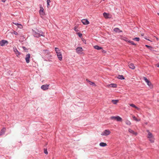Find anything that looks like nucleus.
<instances>
[{
  "instance_id": "obj_1",
  "label": "nucleus",
  "mask_w": 159,
  "mask_h": 159,
  "mask_svg": "<svg viewBox=\"0 0 159 159\" xmlns=\"http://www.w3.org/2000/svg\"><path fill=\"white\" fill-rule=\"evenodd\" d=\"M55 50L57 53V56L59 60L60 61H62V56L61 52L59 48H55Z\"/></svg>"
},
{
  "instance_id": "obj_2",
  "label": "nucleus",
  "mask_w": 159,
  "mask_h": 159,
  "mask_svg": "<svg viewBox=\"0 0 159 159\" xmlns=\"http://www.w3.org/2000/svg\"><path fill=\"white\" fill-rule=\"evenodd\" d=\"M148 133L147 138L149 139V141L152 143L154 142L155 139L154 136L152 133H151L149 130H147Z\"/></svg>"
},
{
  "instance_id": "obj_3",
  "label": "nucleus",
  "mask_w": 159,
  "mask_h": 159,
  "mask_svg": "<svg viewBox=\"0 0 159 159\" xmlns=\"http://www.w3.org/2000/svg\"><path fill=\"white\" fill-rule=\"evenodd\" d=\"M143 79L147 83V84L151 89H152L153 87V86L151 84V82L146 77H143Z\"/></svg>"
},
{
  "instance_id": "obj_4",
  "label": "nucleus",
  "mask_w": 159,
  "mask_h": 159,
  "mask_svg": "<svg viewBox=\"0 0 159 159\" xmlns=\"http://www.w3.org/2000/svg\"><path fill=\"white\" fill-rule=\"evenodd\" d=\"M33 34L34 36L36 37H39L41 36H44L43 32H40V33H38L35 31H33Z\"/></svg>"
},
{
  "instance_id": "obj_5",
  "label": "nucleus",
  "mask_w": 159,
  "mask_h": 159,
  "mask_svg": "<svg viewBox=\"0 0 159 159\" xmlns=\"http://www.w3.org/2000/svg\"><path fill=\"white\" fill-rule=\"evenodd\" d=\"M110 119L111 120H116L117 121H122V119L118 116H112L110 117Z\"/></svg>"
},
{
  "instance_id": "obj_6",
  "label": "nucleus",
  "mask_w": 159,
  "mask_h": 159,
  "mask_svg": "<svg viewBox=\"0 0 159 159\" xmlns=\"http://www.w3.org/2000/svg\"><path fill=\"white\" fill-rule=\"evenodd\" d=\"M111 132L108 129H107L105 130L103 132L101 135L102 136H107L108 135H109L110 133Z\"/></svg>"
},
{
  "instance_id": "obj_7",
  "label": "nucleus",
  "mask_w": 159,
  "mask_h": 159,
  "mask_svg": "<svg viewBox=\"0 0 159 159\" xmlns=\"http://www.w3.org/2000/svg\"><path fill=\"white\" fill-rule=\"evenodd\" d=\"M83 50L82 48L78 47L76 49V52L79 54H82Z\"/></svg>"
},
{
  "instance_id": "obj_8",
  "label": "nucleus",
  "mask_w": 159,
  "mask_h": 159,
  "mask_svg": "<svg viewBox=\"0 0 159 159\" xmlns=\"http://www.w3.org/2000/svg\"><path fill=\"white\" fill-rule=\"evenodd\" d=\"M30 54L29 53L27 54L25 57V60L27 63H28L30 61Z\"/></svg>"
},
{
  "instance_id": "obj_9",
  "label": "nucleus",
  "mask_w": 159,
  "mask_h": 159,
  "mask_svg": "<svg viewBox=\"0 0 159 159\" xmlns=\"http://www.w3.org/2000/svg\"><path fill=\"white\" fill-rule=\"evenodd\" d=\"M8 43V42L5 40H2L1 41V46H4L7 45Z\"/></svg>"
},
{
  "instance_id": "obj_10",
  "label": "nucleus",
  "mask_w": 159,
  "mask_h": 159,
  "mask_svg": "<svg viewBox=\"0 0 159 159\" xmlns=\"http://www.w3.org/2000/svg\"><path fill=\"white\" fill-rule=\"evenodd\" d=\"M49 84H45L43 85L41 87V88L43 90H46L48 89Z\"/></svg>"
},
{
  "instance_id": "obj_11",
  "label": "nucleus",
  "mask_w": 159,
  "mask_h": 159,
  "mask_svg": "<svg viewBox=\"0 0 159 159\" xmlns=\"http://www.w3.org/2000/svg\"><path fill=\"white\" fill-rule=\"evenodd\" d=\"M39 13L42 16H43L45 14L44 9L41 6H40V10H39Z\"/></svg>"
},
{
  "instance_id": "obj_12",
  "label": "nucleus",
  "mask_w": 159,
  "mask_h": 159,
  "mask_svg": "<svg viewBox=\"0 0 159 159\" xmlns=\"http://www.w3.org/2000/svg\"><path fill=\"white\" fill-rule=\"evenodd\" d=\"M81 22L83 24L87 25L89 24V21L86 19H83L81 20Z\"/></svg>"
},
{
  "instance_id": "obj_13",
  "label": "nucleus",
  "mask_w": 159,
  "mask_h": 159,
  "mask_svg": "<svg viewBox=\"0 0 159 159\" xmlns=\"http://www.w3.org/2000/svg\"><path fill=\"white\" fill-rule=\"evenodd\" d=\"M107 87H110L115 88L116 87L117 85L115 84H108L107 85Z\"/></svg>"
},
{
  "instance_id": "obj_14",
  "label": "nucleus",
  "mask_w": 159,
  "mask_h": 159,
  "mask_svg": "<svg viewBox=\"0 0 159 159\" xmlns=\"http://www.w3.org/2000/svg\"><path fill=\"white\" fill-rule=\"evenodd\" d=\"M14 51L15 52L16 54V55L17 56H18L20 55V53L18 51L17 49L16 48H14Z\"/></svg>"
},
{
  "instance_id": "obj_15",
  "label": "nucleus",
  "mask_w": 159,
  "mask_h": 159,
  "mask_svg": "<svg viewBox=\"0 0 159 159\" xmlns=\"http://www.w3.org/2000/svg\"><path fill=\"white\" fill-rule=\"evenodd\" d=\"M128 131L130 133L134 134L135 135H136L137 134V133L135 132L133 130L130 129H129Z\"/></svg>"
},
{
  "instance_id": "obj_16",
  "label": "nucleus",
  "mask_w": 159,
  "mask_h": 159,
  "mask_svg": "<svg viewBox=\"0 0 159 159\" xmlns=\"http://www.w3.org/2000/svg\"><path fill=\"white\" fill-rule=\"evenodd\" d=\"M129 66L130 68L132 69H134L135 68V67L134 66V64L132 63L129 64Z\"/></svg>"
},
{
  "instance_id": "obj_17",
  "label": "nucleus",
  "mask_w": 159,
  "mask_h": 159,
  "mask_svg": "<svg viewBox=\"0 0 159 159\" xmlns=\"http://www.w3.org/2000/svg\"><path fill=\"white\" fill-rule=\"evenodd\" d=\"M86 81L87 82H89V84L90 85L94 86H96V85L94 82L90 81L87 79L86 80Z\"/></svg>"
},
{
  "instance_id": "obj_18",
  "label": "nucleus",
  "mask_w": 159,
  "mask_h": 159,
  "mask_svg": "<svg viewBox=\"0 0 159 159\" xmlns=\"http://www.w3.org/2000/svg\"><path fill=\"white\" fill-rule=\"evenodd\" d=\"M6 129L5 128H3V129L1 130V135H3L4 134L6 131Z\"/></svg>"
},
{
  "instance_id": "obj_19",
  "label": "nucleus",
  "mask_w": 159,
  "mask_h": 159,
  "mask_svg": "<svg viewBox=\"0 0 159 159\" xmlns=\"http://www.w3.org/2000/svg\"><path fill=\"white\" fill-rule=\"evenodd\" d=\"M132 117L133 119L137 121H139L140 120V119H137L134 116L132 115Z\"/></svg>"
},
{
  "instance_id": "obj_20",
  "label": "nucleus",
  "mask_w": 159,
  "mask_h": 159,
  "mask_svg": "<svg viewBox=\"0 0 159 159\" xmlns=\"http://www.w3.org/2000/svg\"><path fill=\"white\" fill-rule=\"evenodd\" d=\"M129 105L135 108L136 109L138 110H139V108L137 107L134 104H129Z\"/></svg>"
},
{
  "instance_id": "obj_21",
  "label": "nucleus",
  "mask_w": 159,
  "mask_h": 159,
  "mask_svg": "<svg viewBox=\"0 0 159 159\" xmlns=\"http://www.w3.org/2000/svg\"><path fill=\"white\" fill-rule=\"evenodd\" d=\"M99 145L101 147H105L107 146V144L106 143L103 142H101L100 143Z\"/></svg>"
},
{
  "instance_id": "obj_22",
  "label": "nucleus",
  "mask_w": 159,
  "mask_h": 159,
  "mask_svg": "<svg viewBox=\"0 0 159 159\" xmlns=\"http://www.w3.org/2000/svg\"><path fill=\"white\" fill-rule=\"evenodd\" d=\"M104 16L106 18H109V14L105 12L103 13Z\"/></svg>"
},
{
  "instance_id": "obj_23",
  "label": "nucleus",
  "mask_w": 159,
  "mask_h": 159,
  "mask_svg": "<svg viewBox=\"0 0 159 159\" xmlns=\"http://www.w3.org/2000/svg\"><path fill=\"white\" fill-rule=\"evenodd\" d=\"M94 48L95 49L97 50L102 49V48L100 47L98 45H96L94 46Z\"/></svg>"
},
{
  "instance_id": "obj_24",
  "label": "nucleus",
  "mask_w": 159,
  "mask_h": 159,
  "mask_svg": "<svg viewBox=\"0 0 159 159\" xmlns=\"http://www.w3.org/2000/svg\"><path fill=\"white\" fill-rule=\"evenodd\" d=\"M111 102L113 104H116L119 102V100H113L111 101Z\"/></svg>"
},
{
  "instance_id": "obj_25",
  "label": "nucleus",
  "mask_w": 159,
  "mask_h": 159,
  "mask_svg": "<svg viewBox=\"0 0 159 159\" xmlns=\"http://www.w3.org/2000/svg\"><path fill=\"white\" fill-rule=\"evenodd\" d=\"M125 124L128 125H130L131 124L130 121L128 120H126L125 121Z\"/></svg>"
},
{
  "instance_id": "obj_26",
  "label": "nucleus",
  "mask_w": 159,
  "mask_h": 159,
  "mask_svg": "<svg viewBox=\"0 0 159 159\" xmlns=\"http://www.w3.org/2000/svg\"><path fill=\"white\" fill-rule=\"evenodd\" d=\"M114 31L116 32H118V33L121 32V31H120V29L118 28H114Z\"/></svg>"
},
{
  "instance_id": "obj_27",
  "label": "nucleus",
  "mask_w": 159,
  "mask_h": 159,
  "mask_svg": "<svg viewBox=\"0 0 159 159\" xmlns=\"http://www.w3.org/2000/svg\"><path fill=\"white\" fill-rule=\"evenodd\" d=\"M117 78L121 80H123L124 79V78L122 75H119L117 77Z\"/></svg>"
},
{
  "instance_id": "obj_28",
  "label": "nucleus",
  "mask_w": 159,
  "mask_h": 159,
  "mask_svg": "<svg viewBox=\"0 0 159 159\" xmlns=\"http://www.w3.org/2000/svg\"><path fill=\"white\" fill-rule=\"evenodd\" d=\"M139 38H135L133 39V40H135L137 41H139Z\"/></svg>"
},
{
  "instance_id": "obj_29",
  "label": "nucleus",
  "mask_w": 159,
  "mask_h": 159,
  "mask_svg": "<svg viewBox=\"0 0 159 159\" xmlns=\"http://www.w3.org/2000/svg\"><path fill=\"white\" fill-rule=\"evenodd\" d=\"M145 46L147 47V48H148L150 50H152V47L150 46H149L148 45H145Z\"/></svg>"
},
{
  "instance_id": "obj_30",
  "label": "nucleus",
  "mask_w": 159,
  "mask_h": 159,
  "mask_svg": "<svg viewBox=\"0 0 159 159\" xmlns=\"http://www.w3.org/2000/svg\"><path fill=\"white\" fill-rule=\"evenodd\" d=\"M123 40L125 41L126 42H129V40L128 39H127L125 37H124L123 38Z\"/></svg>"
},
{
  "instance_id": "obj_31",
  "label": "nucleus",
  "mask_w": 159,
  "mask_h": 159,
  "mask_svg": "<svg viewBox=\"0 0 159 159\" xmlns=\"http://www.w3.org/2000/svg\"><path fill=\"white\" fill-rule=\"evenodd\" d=\"M129 43H130L131 44H132L133 45H135V46L136 45V44L134 43L132 41L129 40Z\"/></svg>"
},
{
  "instance_id": "obj_32",
  "label": "nucleus",
  "mask_w": 159,
  "mask_h": 159,
  "mask_svg": "<svg viewBox=\"0 0 159 159\" xmlns=\"http://www.w3.org/2000/svg\"><path fill=\"white\" fill-rule=\"evenodd\" d=\"M51 1L50 0H47V6L48 7H49L50 6L49 3Z\"/></svg>"
},
{
  "instance_id": "obj_33",
  "label": "nucleus",
  "mask_w": 159,
  "mask_h": 159,
  "mask_svg": "<svg viewBox=\"0 0 159 159\" xmlns=\"http://www.w3.org/2000/svg\"><path fill=\"white\" fill-rule=\"evenodd\" d=\"M12 33L13 34H15V35H18L17 32H16L15 31H13V32H12Z\"/></svg>"
},
{
  "instance_id": "obj_34",
  "label": "nucleus",
  "mask_w": 159,
  "mask_h": 159,
  "mask_svg": "<svg viewBox=\"0 0 159 159\" xmlns=\"http://www.w3.org/2000/svg\"><path fill=\"white\" fill-rule=\"evenodd\" d=\"M44 153L46 154H48V152L47 151V149H44Z\"/></svg>"
},
{
  "instance_id": "obj_35",
  "label": "nucleus",
  "mask_w": 159,
  "mask_h": 159,
  "mask_svg": "<svg viewBox=\"0 0 159 159\" xmlns=\"http://www.w3.org/2000/svg\"><path fill=\"white\" fill-rule=\"evenodd\" d=\"M18 27L20 29L22 28V26L20 24H19L18 25Z\"/></svg>"
},
{
  "instance_id": "obj_36",
  "label": "nucleus",
  "mask_w": 159,
  "mask_h": 159,
  "mask_svg": "<svg viewBox=\"0 0 159 159\" xmlns=\"http://www.w3.org/2000/svg\"><path fill=\"white\" fill-rule=\"evenodd\" d=\"M79 36L80 37H81L82 36V34L80 33H78Z\"/></svg>"
},
{
  "instance_id": "obj_37",
  "label": "nucleus",
  "mask_w": 159,
  "mask_h": 159,
  "mask_svg": "<svg viewBox=\"0 0 159 159\" xmlns=\"http://www.w3.org/2000/svg\"><path fill=\"white\" fill-rule=\"evenodd\" d=\"M102 51L103 53H105L106 52V51L103 49H102Z\"/></svg>"
},
{
  "instance_id": "obj_38",
  "label": "nucleus",
  "mask_w": 159,
  "mask_h": 159,
  "mask_svg": "<svg viewBox=\"0 0 159 159\" xmlns=\"http://www.w3.org/2000/svg\"><path fill=\"white\" fill-rule=\"evenodd\" d=\"M156 66L157 67H159V63H158V64H157L156 65Z\"/></svg>"
},
{
  "instance_id": "obj_39",
  "label": "nucleus",
  "mask_w": 159,
  "mask_h": 159,
  "mask_svg": "<svg viewBox=\"0 0 159 159\" xmlns=\"http://www.w3.org/2000/svg\"><path fill=\"white\" fill-rule=\"evenodd\" d=\"M74 30H75L76 31H78V29H77V28H75V29H74Z\"/></svg>"
},
{
  "instance_id": "obj_40",
  "label": "nucleus",
  "mask_w": 159,
  "mask_h": 159,
  "mask_svg": "<svg viewBox=\"0 0 159 159\" xmlns=\"http://www.w3.org/2000/svg\"><path fill=\"white\" fill-rule=\"evenodd\" d=\"M14 24L16 25H18L19 24L17 23H13Z\"/></svg>"
},
{
  "instance_id": "obj_41",
  "label": "nucleus",
  "mask_w": 159,
  "mask_h": 159,
  "mask_svg": "<svg viewBox=\"0 0 159 159\" xmlns=\"http://www.w3.org/2000/svg\"><path fill=\"white\" fill-rule=\"evenodd\" d=\"M145 39L147 40H149V41H150L149 39H147V38H145Z\"/></svg>"
},
{
  "instance_id": "obj_42",
  "label": "nucleus",
  "mask_w": 159,
  "mask_h": 159,
  "mask_svg": "<svg viewBox=\"0 0 159 159\" xmlns=\"http://www.w3.org/2000/svg\"><path fill=\"white\" fill-rule=\"evenodd\" d=\"M144 34H141V35L142 36H143V35Z\"/></svg>"
},
{
  "instance_id": "obj_43",
  "label": "nucleus",
  "mask_w": 159,
  "mask_h": 159,
  "mask_svg": "<svg viewBox=\"0 0 159 159\" xmlns=\"http://www.w3.org/2000/svg\"><path fill=\"white\" fill-rule=\"evenodd\" d=\"M157 14L159 16V13H158Z\"/></svg>"
}]
</instances>
